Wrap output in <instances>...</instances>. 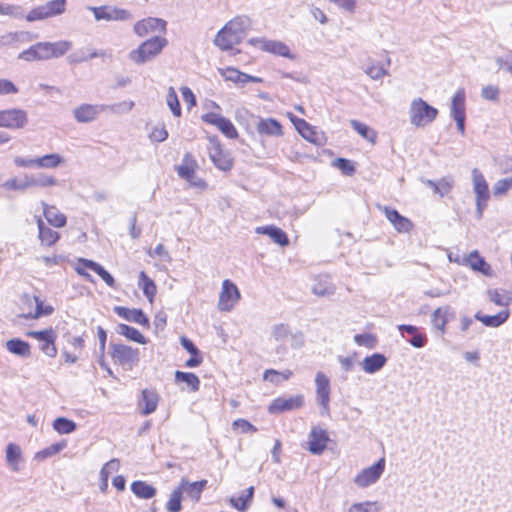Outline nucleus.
I'll list each match as a JSON object with an SVG mask.
<instances>
[{
	"instance_id": "nucleus-1",
	"label": "nucleus",
	"mask_w": 512,
	"mask_h": 512,
	"mask_svg": "<svg viewBox=\"0 0 512 512\" xmlns=\"http://www.w3.org/2000/svg\"><path fill=\"white\" fill-rule=\"evenodd\" d=\"M251 26L248 16H236L227 22L217 33L214 44L222 51L232 50L246 37Z\"/></svg>"
},
{
	"instance_id": "nucleus-2",
	"label": "nucleus",
	"mask_w": 512,
	"mask_h": 512,
	"mask_svg": "<svg viewBox=\"0 0 512 512\" xmlns=\"http://www.w3.org/2000/svg\"><path fill=\"white\" fill-rule=\"evenodd\" d=\"M72 48V42L60 40L57 42H37L28 49L23 50L18 58L32 62L59 58Z\"/></svg>"
},
{
	"instance_id": "nucleus-3",
	"label": "nucleus",
	"mask_w": 512,
	"mask_h": 512,
	"mask_svg": "<svg viewBox=\"0 0 512 512\" xmlns=\"http://www.w3.org/2000/svg\"><path fill=\"white\" fill-rule=\"evenodd\" d=\"M168 45V40L163 36H153L143 41L136 49L129 52L128 58L136 65H143L153 61Z\"/></svg>"
},
{
	"instance_id": "nucleus-4",
	"label": "nucleus",
	"mask_w": 512,
	"mask_h": 512,
	"mask_svg": "<svg viewBox=\"0 0 512 512\" xmlns=\"http://www.w3.org/2000/svg\"><path fill=\"white\" fill-rule=\"evenodd\" d=\"M438 109L431 106L421 97L412 100L409 107V120L411 125L423 128L431 124L438 116Z\"/></svg>"
},
{
	"instance_id": "nucleus-5",
	"label": "nucleus",
	"mask_w": 512,
	"mask_h": 512,
	"mask_svg": "<svg viewBox=\"0 0 512 512\" xmlns=\"http://www.w3.org/2000/svg\"><path fill=\"white\" fill-rule=\"evenodd\" d=\"M66 3V0L48 1L45 4L33 8L26 15V20L28 22H35L61 15L65 12Z\"/></svg>"
},
{
	"instance_id": "nucleus-6",
	"label": "nucleus",
	"mask_w": 512,
	"mask_h": 512,
	"mask_svg": "<svg viewBox=\"0 0 512 512\" xmlns=\"http://www.w3.org/2000/svg\"><path fill=\"white\" fill-rule=\"evenodd\" d=\"M472 180L476 195V217L481 219L490 198L489 188L483 174L477 168L472 170Z\"/></svg>"
},
{
	"instance_id": "nucleus-7",
	"label": "nucleus",
	"mask_w": 512,
	"mask_h": 512,
	"mask_svg": "<svg viewBox=\"0 0 512 512\" xmlns=\"http://www.w3.org/2000/svg\"><path fill=\"white\" fill-rule=\"evenodd\" d=\"M316 401L320 405V414L330 416V380L323 372H317L315 377Z\"/></svg>"
},
{
	"instance_id": "nucleus-8",
	"label": "nucleus",
	"mask_w": 512,
	"mask_h": 512,
	"mask_svg": "<svg viewBox=\"0 0 512 512\" xmlns=\"http://www.w3.org/2000/svg\"><path fill=\"white\" fill-rule=\"evenodd\" d=\"M28 124L27 112L20 108L0 110V127L18 130Z\"/></svg>"
},
{
	"instance_id": "nucleus-9",
	"label": "nucleus",
	"mask_w": 512,
	"mask_h": 512,
	"mask_svg": "<svg viewBox=\"0 0 512 512\" xmlns=\"http://www.w3.org/2000/svg\"><path fill=\"white\" fill-rule=\"evenodd\" d=\"M110 355L112 359L122 365V366H130L138 364L139 358V350L137 348H132L131 346L124 344H110Z\"/></svg>"
},
{
	"instance_id": "nucleus-10",
	"label": "nucleus",
	"mask_w": 512,
	"mask_h": 512,
	"mask_svg": "<svg viewBox=\"0 0 512 512\" xmlns=\"http://www.w3.org/2000/svg\"><path fill=\"white\" fill-rule=\"evenodd\" d=\"M167 31V21L157 17H147L137 21L133 26V32L138 37H146L151 33L165 34Z\"/></svg>"
},
{
	"instance_id": "nucleus-11",
	"label": "nucleus",
	"mask_w": 512,
	"mask_h": 512,
	"mask_svg": "<svg viewBox=\"0 0 512 512\" xmlns=\"http://www.w3.org/2000/svg\"><path fill=\"white\" fill-rule=\"evenodd\" d=\"M27 336L38 340L40 350L48 357L54 358L57 356V348L55 346L56 332L52 329H45L40 331H29Z\"/></svg>"
},
{
	"instance_id": "nucleus-12",
	"label": "nucleus",
	"mask_w": 512,
	"mask_h": 512,
	"mask_svg": "<svg viewBox=\"0 0 512 512\" xmlns=\"http://www.w3.org/2000/svg\"><path fill=\"white\" fill-rule=\"evenodd\" d=\"M97 21H127L132 19L130 11L112 6L89 7Z\"/></svg>"
},
{
	"instance_id": "nucleus-13",
	"label": "nucleus",
	"mask_w": 512,
	"mask_h": 512,
	"mask_svg": "<svg viewBox=\"0 0 512 512\" xmlns=\"http://www.w3.org/2000/svg\"><path fill=\"white\" fill-rule=\"evenodd\" d=\"M303 405L304 396L302 394L289 397H278L271 402L268 407V411L271 414H279L300 409Z\"/></svg>"
},
{
	"instance_id": "nucleus-14",
	"label": "nucleus",
	"mask_w": 512,
	"mask_h": 512,
	"mask_svg": "<svg viewBox=\"0 0 512 512\" xmlns=\"http://www.w3.org/2000/svg\"><path fill=\"white\" fill-rule=\"evenodd\" d=\"M385 468L384 459L378 460L372 466L363 469L354 479V483L361 488H365L378 481Z\"/></svg>"
},
{
	"instance_id": "nucleus-15",
	"label": "nucleus",
	"mask_w": 512,
	"mask_h": 512,
	"mask_svg": "<svg viewBox=\"0 0 512 512\" xmlns=\"http://www.w3.org/2000/svg\"><path fill=\"white\" fill-rule=\"evenodd\" d=\"M239 299L240 292L237 286L230 280H224L222 283V291L219 295V310L230 311Z\"/></svg>"
},
{
	"instance_id": "nucleus-16",
	"label": "nucleus",
	"mask_w": 512,
	"mask_h": 512,
	"mask_svg": "<svg viewBox=\"0 0 512 512\" xmlns=\"http://www.w3.org/2000/svg\"><path fill=\"white\" fill-rule=\"evenodd\" d=\"M205 123L216 126L226 137L236 139L238 132L233 123L226 117L217 113H206L201 117Z\"/></svg>"
},
{
	"instance_id": "nucleus-17",
	"label": "nucleus",
	"mask_w": 512,
	"mask_h": 512,
	"mask_svg": "<svg viewBox=\"0 0 512 512\" xmlns=\"http://www.w3.org/2000/svg\"><path fill=\"white\" fill-rule=\"evenodd\" d=\"M378 208L384 213L386 218L398 232L407 233L412 229V222L408 218L402 216L396 209L381 205H378Z\"/></svg>"
},
{
	"instance_id": "nucleus-18",
	"label": "nucleus",
	"mask_w": 512,
	"mask_h": 512,
	"mask_svg": "<svg viewBox=\"0 0 512 512\" xmlns=\"http://www.w3.org/2000/svg\"><path fill=\"white\" fill-rule=\"evenodd\" d=\"M329 435L325 429L313 427L309 433L308 450L314 455H320L327 447Z\"/></svg>"
},
{
	"instance_id": "nucleus-19",
	"label": "nucleus",
	"mask_w": 512,
	"mask_h": 512,
	"mask_svg": "<svg viewBox=\"0 0 512 512\" xmlns=\"http://www.w3.org/2000/svg\"><path fill=\"white\" fill-rule=\"evenodd\" d=\"M455 315L454 309L449 305L438 307L431 315L432 325L443 335L446 332L447 323L454 319Z\"/></svg>"
},
{
	"instance_id": "nucleus-20",
	"label": "nucleus",
	"mask_w": 512,
	"mask_h": 512,
	"mask_svg": "<svg viewBox=\"0 0 512 512\" xmlns=\"http://www.w3.org/2000/svg\"><path fill=\"white\" fill-rule=\"evenodd\" d=\"M212 146L209 148V156L214 165L223 171H229L233 166L230 156L225 153L219 142L211 140Z\"/></svg>"
},
{
	"instance_id": "nucleus-21",
	"label": "nucleus",
	"mask_w": 512,
	"mask_h": 512,
	"mask_svg": "<svg viewBox=\"0 0 512 512\" xmlns=\"http://www.w3.org/2000/svg\"><path fill=\"white\" fill-rule=\"evenodd\" d=\"M256 122V130L260 135L280 137L283 135L281 123L274 118H261L251 115Z\"/></svg>"
},
{
	"instance_id": "nucleus-22",
	"label": "nucleus",
	"mask_w": 512,
	"mask_h": 512,
	"mask_svg": "<svg viewBox=\"0 0 512 512\" xmlns=\"http://www.w3.org/2000/svg\"><path fill=\"white\" fill-rule=\"evenodd\" d=\"M466 266H469L473 271L479 272L487 277L493 276V270L489 263L480 256L477 250L472 251L467 257L464 258L463 262Z\"/></svg>"
},
{
	"instance_id": "nucleus-23",
	"label": "nucleus",
	"mask_w": 512,
	"mask_h": 512,
	"mask_svg": "<svg viewBox=\"0 0 512 512\" xmlns=\"http://www.w3.org/2000/svg\"><path fill=\"white\" fill-rule=\"evenodd\" d=\"M114 312L121 318L137 323L142 326H149V319L141 309H129L124 306H115Z\"/></svg>"
},
{
	"instance_id": "nucleus-24",
	"label": "nucleus",
	"mask_w": 512,
	"mask_h": 512,
	"mask_svg": "<svg viewBox=\"0 0 512 512\" xmlns=\"http://www.w3.org/2000/svg\"><path fill=\"white\" fill-rule=\"evenodd\" d=\"M108 54L105 50L96 51L90 48H80L69 54L67 61L70 64L76 65L82 62L88 61L89 59L101 57L105 58Z\"/></svg>"
},
{
	"instance_id": "nucleus-25",
	"label": "nucleus",
	"mask_w": 512,
	"mask_h": 512,
	"mask_svg": "<svg viewBox=\"0 0 512 512\" xmlns=\"http://www.w3.org/2000/svg\"><path fill=\"white\" fill-rule=\"evenodd\" d=\"M6 462L9 468L13 472H19L21 465L23 464L22 451L19 445L15 443H9L6 447Z\"/></svg>"
},
{
	"instance_id": "nucleus-26",
	"label": "nucleus",
	"mask_w": 512,
	"mask_h": 512,
	"mask_svg": "<svg viewBox=\"0 0 512 512\" xmlns=\"http://www.w3.org/2000/svg\"><path fill=\"white\" fill-rule=\"evenodd\" d=\"M256 233L269 236L276 244L282 247L289 245L287 234L281 228L274 225L257 227Z\"/></svg>"
},
{
	"instance_id": "nucleus-27",
	"label": "nucleus",
	"mask_w": 512,
	"mask_h": 512,
	"mask_svg": "<svg viewBox=\"0 0 512 512\" xmlns=\"http://www.w3.org/2000/svg\"><path fill=\"white\" fill-rule=\"evenodd\" d=\"M387 363V357L382 353L366 356L361 362L362 369L368 374L380 371Z\"/></svg>"
},
{
	"instance_id": "nucleus-28",
	"label": "nucleus",
	"mask_w": 512,
	"mask_h": 512,
	"mask_svg": "<svg viewBox=\"0 0 512 512\" xmlns=\"http://www.w3.org/2000/svg\"><path fill=\"white\" fill-rule=\"evenodd\" d=\"M207 485V480H200L196 482H189L186 479H182L180 482L179 489L182 494L186 493L193 501H199L201 493Z\"/></svg>"
},
{
	"instance_id": "nucleus-29",
	"label": "nucleus",
	"mask_w": 512,
	"mask_h": 512,
	"mask_svg": "<svg viewBox=\"0 0 512 512\" xmlns=\"http://www.w3.org/2000/svg\"><path fill=\"white\" fill-rule=\"evenodd\" d=\"M139 405L141 407L142 415L146 416L153 413L158 405V394L153 390L144 389L142 391Z\"/></svg>"
},
{
	"instance_id": "nucleus-30",
	"label": "nucleus",
	"mask_w": 512,
	"mask_h": 512,
	"mask_svg": "<svg viewBox=\"0 0 512 512\" xmlns=\"http://www.w3.org/2000/svg\"><path fill=\"white\" fill-rule=\"evenodd\" d=\"M474 318L480 322H482L487 327H499L504 324L509 318V311L504 310L500 311L495 315H483L481 312H477L474 315Z\"/></svg>"
},
{
	"instance_id": "nucleus-31",
	"label": "nucleus",
	"mask_w": 512,
	"mask_h": 512,
	"mask_svg": "<svg viewBox=\"0 0 512 512\" xmlns=\"http://www.w3.org/2000/svg\"><path fill=\"white\" fill-rule=\"evenodd\" d=\"M6 349L17 356L26 358L31 354L30 344L20 338H12L5 344Z\"/></svg>"
},
{
	"instance_id": "nucleus-32",
	"label": "nucleus",
	"mask_w": 512,
	"mask_h": 512,
	"mask_svg": "<svg viewBox=\"0 0 512 512\" xmlns=\"http://www.w3.org/2000/svg\"><path fill=\"white\" fill-rule=\"evenodd\" d=\"M43 213L46 220L54 227H64L66 225V216L61 213L55 206H49L43 203Z\"/></svg>"
},
{
	"instance_id": "nucleus-33",
	"label": "nucleus",
	"mask_w": 512,
	"mask_h": 512,
	"mask_svg": "<svg viewBox=\"0 0 512 512\" xmlns=\"http://www.w3.org/2000/svg\"><path fill=\"white\" fill-rule=\"evenodd\" d=\"M74 117L79 123H87L93 121L97 114V106L90 104H82L73 111Z\"/></svg>"
},
{
	"instance_id": "nucleus-34",
	"label": "nucleus",
	"mask_w": 512,
	"mask_h": 512,
	"mask_svg": "<svg viewBox=\"0 0 512 512\" xmlns=\"http://www.w3.org/2000/svg\"><path fill=\"white\" fill-rule=\"evenodd\" d=\"M263 51L294 59V55L290 52L289 47L281 41L267 39L266 42H264Z\"/></svg>"
},
{
	"instance_id": "nucleus-35",
	"label": "nucleus",
	"mask_w": 512,
	"mask_h": 512,
	"mask_svg": "<svg viewBox=\"0 0 512 512\" xmlns=\"http://www.w3.org/2000/svg\"><path fill=\"white\" fill-rule=\"evenodd\" d=\"M116 332L119 335L126 337L128 340L134 341L138 344H146L147 339L144 335L136 328L127 324L120 323L116 327Z\"/></svg>"
},
{
	"instance_id": "nucleus-36",
	"label": "nucleus",
	"mask_w": 512,
	"mask_h": 512,
	"mask_svg": "<svg viewBox=\"0 0 512 512\" xmlns=\"http://www.w3.org/2000/svg\"><path fill=\"white\" fill-rule=\"evenodd\" d=\"M465 101H466V94L464 88H459L455 95L452 98L451 101V116L453 118L455 117H461L465 116Z\"/></svg>"
},
{
	"instance_id": "nucleus-37",
	"label": "nucleus",
	"mask_w": 512,
	"mask_h": 512,
	"mask_svg": "<svg viewBox=\"0 0 512 512\" xmlns=\"http://www.w3.org/2000/svg\"><path fill=\"white\" fill-rule=\"evenodd\" d=\"M131 491L141 499H151L156 495V489L152 485L140 480L131 484Z\"/></svg>"
},
{
	"instance_id": "nucleus-38",
	"label": "nucleus",
	"mask_w": 512,
	"mask_h": 512,
	"mask_svg": "<svg viewBox=\"0 0 512 512\" xmlns=\"http://www.w3.org/2000/svg\"><path fill=\"white\" fill-rule=\"evenodd\" d=\"M175 382L185 383L192 392H197L200 387V380L198 376L191 372H183L177 370L175 372Z\"/></svg>"
},
{
	"instance_id": "nucleus-39",
	"label": "nucleus",
	"mask_w": 512,
	"mask_h": 512,
	"mask_svg": "<svg viewBox=\"0 0 512 512\" xmlns=\"http://www.w3.org/2000/svg\"><path fill=\"white\" fill-rule=\"evenodd\" d=\"M253 497H254V487L253 486H250L247 490H246V494L243 495V496H240L238 498H235V497H231L229 499V503L232 507H234L235 509H237L238 511L240 512H244L246 511L249 506L251 505L252 501H253Z\"/></svg>"
},
{
	"instance_id": "nucleus-40",
	"label": "nucleus",
	"mask_w": 512,
	"mask_h": 512,
	"mask_svg": "<svg viewBox=\"0 0 512 512\" xmlns=\"http://www.w3.org/2000/svg\"><path fill=\"white\" fill-rule=\"evenodd\" d=\"M29 178V184L30 188L32 187H39V188H45L50 186H56L58 184V180L51 175H47L44 173H38V174H28Z\"/></svg>"
},
{
	"instance_id": "nucleus-41",
	"label": "nucleus",
	"mask_w": 512,
	"mask_h": 512,
	"mask_svg": "<svg viewBox=\"0 0 512 512\" xmlns=\"http://www.w3.org/2000/svg\"><path fill=\"white\" fill-rule=\"evenodd\" d=\"M139 286L142 288L147 299L152 302L156 295L157 287L154 281L148 277L144 271H141L139 274Z\"/></svg>"
},
{
	"instance_id": "nucleus-42",
	"label": "nucleus",
	"mask_w": 512,
	"mask_h": 512,
	"mask_svg": "<svg viewBox=\"0 0 512 512\" xmlns=\"http://www.w3.org/2000/svg\"><path fill=\"white\" fill-rule=\"evenodd\" d=\"M351 127L364 139L369 141L372 144L376 143L377 140V133L373 129H371L368 125L358 121V120H351L350 121Z\"/></svg>"
},
{
	"instance_id": "nucleus-43",
	"label": "nucleus",
	"mask_w": 512,
	"mask_h": 512,
	"mask_svg": "<svg viewBox=\"0 0 512 512\" xmlns=\"http://www.w3.org/2000/svg\"><path fill=\"white\" fill-rule=\"evenodd\" d=\"M38 228H39V239L42 244L47 246L53 245L58 239V232L44 225L41 219L38 220Z\"/></svg>"
},
{
	"instance_id": "nucleus-44",
	"label": "nucleus",
	"mask_w": 512,
	"mask_h": 512,
	"mask_svg": "<svg viewBox=\"0 0 512 512\" xmlns=\"http://www.w3.org/2000/svg\"><path fill=\"white\" fill-rule=\"evenodd\" d=\"M52 427L59 434H70L77 429V424L66 417H57L53 421Z\"/></svg>"
},
{
	"instance_id": "nucleus-45",
	"label": "nucleus",
	"mask_w": 512,
	"mask_h": 512,
	"mask_svg": "<svg viewBox=\"0 0 512 512\" xmlns=\"http://www.w3.org/2000/svg\"><path fill=\"white\" fill-rule=\"evenodd\" d=\"M64 163V158L57 153L38 157V168L53 169Z\"/></svg>"
},
{
	"instance_id": "nucleus-46",
	"label": "nucleus",
	"mask_w": 512,
	"mask_h": 512,
	"mask_svg": "<svg viewBox=\"0 0 512 512\" xmlns=\"http://www.w3.org/2000/svg\"><path fill=\"white\" fill-rule=\"evenodd\" d=\"M7 190L25 191L30 188L28 174H25L23 178H11L5 181L2 185Z\"/></svg>"
},
{
	"instance_id": "nucleus-47",
	"label": "nucleus",
	"mask_w": 512,
	"mask_h": 512,
	"mask_svg": "<svg viewBox=\"0 0 512 512\" xmlns=\"http://www.w3.org/2000/svg\"><path fill=\"white\" fill-rule=\"evenodd\" d=\"M296 128L301 134L303 138L306 140L315 143L320 144V141L318 137L316 136V133L313 131L312 127L303 119H299L298 123L296 124Z\"/></svg>"
},
{
	"instance_id": "nucleus-48",
	"label": "nucleus",
	"mask_w": 512,
	"mask_h": 512,
	"mask_svg": "<svg viewBox=\"0 0 512 512\" xmlns=\"http://www.w3.org/2000/svg\"><path fill=\"white\" fill-rule=\"evenodd\" d=\"M33 38V34L27 31L21 32H9L2 36L1 43L3 45H9L18 41H29Z\"/></svg>"
},
{
	"instance_id": "nucleus-49",
	"label": "nucleus",
	"mask_w": 512,
	"mask_h": 512,
	"mask_svg": "<svg viewBox=\"0 0 512 512\" xmlns=\"http://www.w3.org/2000/svg\"><path fill=\"white\" fill-rule=\"evenodd\" d=\"M166 103L175 117L181 116L180 102L176 94V91L173 87H169L168 89Z\"/></svg>"
},
{
	"instance_id": "nucleus-50",
	"label": "nucleus",
	"mask_w": 512,
	"mask_h": 512,
	"mask_svg": "<svg viewBox=\"0 0 512 512\" xmlns=\"http://www.w3.org/2000/svg\"><path fill=\"white\" fill-rule=\"evenodd\" d=\"M381 507L377 502L365 501L354 503L348 509V512H380Z\"/></svg>"
},
{
	"instance_id": "nucleus-51",
	"label": "nucleus",
	"mask_w": 512,
	"mask_h": 512,
	"mask_svg": "<svg viewBox=\"0 0 512 512\" xmlns=\"http://www.w3.org/2000/svg\"><path fill=\"white\" fill-rule=\"evenodd\" d=\"M181 498L182 492L178 487L173 490L170 495L169 501L167 503V510L169 512H179L181 510Z\"/></svg>"
},
{
	"instance_id": "nucleus-52",
	"label": "nucleus",
	"mask_w": 512,
	"mask_h": 512,
	"mask_svg": "<svg viewBox=\"0 0 512 512\" xmlns=\"http://www.w3.org/2000/svg\"><path fill=\"white\" fill-rule=\"evenodd\" d=\"M365 73L373 80H379L385 75H388V70L382 65L371 63L365 69Z\"/></svg>"
},
{
	"instance_id": "nucleus-53",
	"label": "nucleus",
	"mask_w": 512,
	"mask_h": 512,
	"mask_svg": "<svg viewBox=\"0 0 512 512\" xmlns=\"http://www.w3.org/2000/svg\"><path fill=\"white\" fill-rule=\"evenodd\" d=\"M246 73H243L236 68H227L223 73V76L226 80L232 81L234 83L245 84L246 83Z\"/></svg>"
},
{
	"instance_id": "nucleus-54",
	"label": "nucleus",
	"mask_w": 512,
	"mask_h": 512,
	"mask_svg": "<svg viewBox=\"0 0 512 512\" xmlns=\"http://www.w3.org/2000/svg\"><path fill=\"white\" fill-rule=\"evenodd\" d=\"M4 15L9 16L12 19H26L24 8L16 4L7 3Z\"/></svg>"
},
{
	"instance_id": "nucleus-55",
	"label": "nucleus",
	"mask_w": 512,
	"mask_h": 512,
	"mask_svg": "<svg viewBox=\"0 0 512 512\" xmlns=\"http://www.w3.org/2000/svg\"><path fill=\"white\" fill-rule=\"evenodd\" d=\"M120 467V462L118 459H111L108 461L100 471V477L102 481L107 482L108 477L112 472H116Z\"/></svg>"
},
{
	"instance_id": "nucleus-56",
	"label": "nucleus",
	"mask_w": 512,
	"mask_h": 512,
	"mask_svg": "<svg viewBox=\"0 0 512 512\" xmlns=\"http://www.w3.org/2000/svg\"><path fill=\"white\" fill-rule=\"evenodd\" d=\"M67 442L66 440H62L60 442L54 443L47 448L43 449L41 452L38 453L39 456L46 458L51 457L60 451H62L64 448H66Z\"/></svg>"
},
{
	"instance_id": "nucleus-57",
	"label": "nucleus",
	"mask_w": 512,
	"mask_h": 512,
	"mask_svg": "<svg viewBox=\"0 0 512 512\" xmlns=\"http://www.w3.org/2000/svg\"><path fill=\"white\" fill-rule=\"evenodd\" d=\"M335 166L342 171L343 174L351 176L355 173V166L349 159L337 158L334 162Z\"/></svg>"
},
{
	"instance_id": "nucleus-58",
	"label": "nucleus",
	"mask_w": 512,
	"mask_h": 512,
	"mask_svg": "<svg viewBox=\"0 0 512 512\" xmlns=\"http://www.w3.org/2000/svg\"><path fill=\"white\" fill-rule=\"evenodd\" d=\"M453 184H454V180L452 177L448 176V177H443L441 178L439 181H438V185H437V194L440 196V197H444L445 195H447L448 193H450V191L452 190L453 188Z\"/></svg>"
},
{
	"instance_id": "nucleus-59",
	"label": "nucleus",
	"mask_w": 512,
	"mask_h": 512,
	"mask_svg": "<svg viewBox=\"0 0 512 512\" xmlns=\"http://www.w3.org/2000/svg\"><path fill=\"white\" fill-rule=\"evenodd\" d=\"M290 328L286 324H277L273 327L272 335L276 341H283L290 335Z\"/></svg>"
},
{
	"instance_id": "nucleus-60",
	"label": "nucleus",
	"mask_w": 512,
	"mask_h": 512,
	"mask_svg": "<svg viewBox=\"0 0 512 512\" xmlns=\"http://www.w3.org/2000/svg\"><path fill=\"white\" fill-rule=\"evenodd\" d=\"M14 163L17 167L38 168V157L27 158V157L16 156L14 158Z\"/></svg>"
},
{
	"instance_id": "nucleus-61",
	"label": "nucleus",
	"mask_w": 512,
	"mask_h": 512,
	"mask_svg": "<svg viewBox=\"0 0 512 512\" xmlns=\"http://www.w3.org/2000/svg\"><path fill=\"white\" fill-rule=\"evenodd\" d=\"M481 96L489 101H496L499 98V88L494 85L484 86L481 90Z\"/></svg>"
},
{
	"instance_id": "nucleus-62",
	"label": "nucleus",
	"mask_w": 512,
	"mask_h": 512,
	"mask_svg": "<svg viewBox=\"0 0 512 512\" xmlns=\"http://www.w3.org/2000/svg\"><path fill=\"white\" fill-rule=\"evenodd\" d=\"M94 272L101 277V279L111 288L115 287L114 277L100 264L96 267Z\"/></svg>"
},
{
	"instance_id": "nucleus-63",
	"label": "nucleus",
	"mask_w": 512,
	"mask_h": 512,
	"mask_svg": "<svg viewBox=\"0 0 512 512\" xmlns=\"http://www.w3.org/2000/svg\"><path fill=\"white\" fill-rule=\"evenodd\" d=\"M511 187L512 184L510 182V178L498 180L493 187L494 195L497 196L505 194Z\"/></svg>"
},
{
	"instance_id": "nucleus-64",
	"label": "nucleus",
	"mask_w": 512,
	"mask_h": 512,
	"mask_svg": "<svg viewBox=\"0 0 512 512\" xmlns=\"http://www.w3.org/2000/svg\"><path fill=\"white\" fill-rule=\"evenodd\" d=\"M496 63L500 69H504L508 73L512 74V52L508 53L504 57H497Z\"/></svg>"
}]
</instances>
